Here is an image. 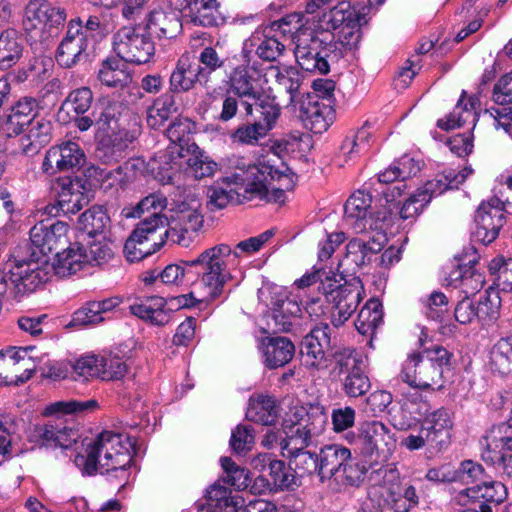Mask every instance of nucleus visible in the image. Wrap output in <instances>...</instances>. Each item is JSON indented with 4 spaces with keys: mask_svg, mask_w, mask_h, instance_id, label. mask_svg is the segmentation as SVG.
Returning <instances> with one entry per match:
<instances>
[{
    "mask_svg": "<svg viewBox=\"0 0 512 512\" xmlns=\"http://www.w3.org/2000/svg\"><path fill=\"white\" fill-rule=\"evenodd\" d=\"M203 215L195 208L185 211H176L172 220L173 226L169 227L168 218L154 212L141 219L124 245L126 258L130 262H136L158 251L171 239L183 247H188L191 242L189 233H196L203 225Z\"/></svg>",
    "mask_w": 512,
    "mask_h": 512,
    "instance_id": "nucleus-1",
    "label": "nucleus"
},
{
    "mask_svg": "<svg viewBox=\"0 0 512 512\" xmlns=\"http://www.w3.org/2000/svg\"><path fill=\"white\" fill-rule=\"evenodd\" d=\"M232 254L239 257L237 251L221 243L204 250L195 259L180 261L183 283L195 284L199 280L197 301L210 303L223 294L225 285L233 278L226 263Z\"/></svg>",
    "mask_w": 512,
    "mask_h": 512,
    "instance_id": "nucleus-2",
    "label": "nucleus"
},
{
    "mask_svg": "<svg viewBox=\"0 0 512 512\" xmlns=\"http://www.w3.org/2000/svg\"><path fill=\"white\" fill-rule=\"evenodd\" d=\"M129 439L121 434L104 431L95 439L83 444L82 451L75 456L74 463L84 475L94 476L97 473H116L121 481L128 480L132 456Z\"/></svg>",
    "mask_w": 512,
    "mask_h": 512,
    "instance_id": "nucleus-3",
    "label": "nucleus"
},
{
    "mask_svg": "<svg viewBox=\"0 0 512 512\" xmlns=\"http://www.w3.org/2000/svg\"><path fill=\"white\" fill-rule=\"evenodd\" d=\"M287 171V167L281 170L269 161H263L234 173L232 179L235 184L244 187V199L259 198L266 202L283 203L285 189L289 188L291 182Z\"/></svg>",
    "mask_w": 512,
    "mask_h": 512,
    "instance_id": "nucleus-4",
    "label": "nucleus"
},
{
    "mask_svg": "<svg viewBox=\"0 0 512 512\" xmlns=\"http://www.w3.org/2000/svg\"><path fill=\"white\" fill-rule=\"evenodd\" d=\"M295 421L285 426L280 447L283 455H291L306 450L325 430L328 423V414L323 405L310 404L308 407L297 408L294 413Z\"/></svg>",
    "mask_w": 512,
    "mask_h": 512,
    "instance_id": "nucleus-5",
    "label": "nucleus"
},
{
    "mask_svg": "<svg viewBox=\"0 0 512 512\" xmlns=\"http://www.w3.org/2000/svg\"><path fill=\"white\" fill-rule=\"evenodd\" d=\"M229 90L225 93L222 106L217 119L220 122H228L234 119L241 105L247 116H252L259 103L268 97H263L261 91L255 86L254 78L247 66L235 67L229 76Z\"/></svg>",
    "mask_w": 512,
    "mask_h": 512,
    "instance_id": "nucleus-6",
    "label": "nucleus"
},
{
    "mask_svg": "<svg viewBox=\"0 0 512 512\" xmlns=\"http://www.w3.org/2000/svg\"><path fill=\"white\" fill-rule=\"evenodd\" d=\"M327 32L303 31L296 36L295 58L299 66L308 72L328 74L330 65L341 59V52L330 45Z\"/></svg>",
    "mask_w": 512,
    "mask_h": 512,
    "instance_id": "nucleus-7",
    "label": "nucleus"
},
{
    "mask_svg": "<svg viewBox=\"0 0 512 512\" xmlns=\"http://www.w3.org/2000/svg\"><path fill=\"white\" fill-rule=\"evenodd\" d=\"M326 296L328 302L333 304L331 322L334 327L343 325L356 311L360 304L364 287L359 277L353 276L347 279L346 276L337 279V275L326 277L321 280L319 287Z\"/></svg>",
    "mask_w": 512,
    "mask_h": 512,
    "instance_id": "nucleus-8",
    "label": "nucleus"
},
{
    "mask_svg": "<svg viewBox=\"0 0 512 512\" xmlns=\"http://www.w3.org/2000/svg\"><path fill=\"white\" fill-rule=\"evenodd\" d=\"M245 116L244 121L231 132L230 138L235 143L255 146L275 126L280 116V107L274 100L264 99L254 109L252 116Z\"/></svg>",
    "mask_w": 512,
    "mask_h": 512,
    "instance_id": "nucleus-9",
    "label": "nucleus"
},
{
    "mask_svg": "<svg viewBox=\"0 0 512 512\" xmlns=\"http://www.w3.org/2000/svg\"><path fill=\"white\" fill-rule=\"evenodd\" d=\"M354 444L361 454L375 462H385L395 449L396 441L389 428L380 421L361 424Z\"/></svg>",
    "mask_w": 512,
    "mask_h": 512,
    "instance_id": "nucleus-10",
    "label": "nucleus"
},
{
    "mask_svg": "<svg viewBox=\"0 0 512 512\" xmlns=\"http://www.w3.org/2000/svg\"><path fill=\"white\" fill-rule=\"evenodd\" d=\"M113 49L127 63L144 64L154 55L155 46L150 35L133 27H123L114 35Z\"/></svg>",
    "mask_w": 512,
    "mask_h": 512,
    "instance_id": "nucleus-11",
    "label": "nucleus"
},
{
    "mask_svg": "<svg viewBox=\"0 0 512 512\" xmlns=\"http://www.w3.org/2000/svg\"><path fill=\"white\" fill-rule=\"evenodd\" d=\"M196 292L173 297L169 302L159 296L147 297L145 301L131 305L130 312L152 325L164 326L170 322L174 309L189 308L194 305L192 300H196L194 297Z\"/></svg>",
    "mask_w": 512,
    "mask_h": 512,
    "instance_id": "nucleus-12",
    "label": "nucleus"
},
{
    "mask_svg": "<svg viewBox=\"0 0 512 512\" xmlns=\"http://www.w3.org/2000/svg\"><path fill=\"white\" fill-rule=\"evenodd\" d=\"M386 241V236L381 232L374 234L369 239L353 238L346 245V254L338 264V272L341 278L353 277L356 271L371 261L373 255L379 253Z\"/></svg>",
    "mask_w": 512,
    "mask_h": 512,
    "instance_id": "nucleus-13",
    "label": "nucleus"
},
{
    "mask_svg": "<svg viewBox=\"0 0 512 512\" xmlns=\"http://www.w3.org/2000/svg\"><path fill=\"white\" fill-rule=\"evenodd\" d=\"M476 227L473 237L476 241L488 245L499 235L505 223L504 204L497 197L482 202L475 213Z\"/></svg>",
    "mask_w": 512,
    "mask_h": 512,
    "instance_id": "nucleus-14",
    "label": "nucleus"
},
{
    "mask_svg": "<svg viewBox=\"0 0 512 512\" xmlns=\"http://www.w3.org/2000/svg\"><path fill=\"white\" fill-rule=\"evenodd\" d=\"M304 127L315 134L326 131L335 117L331 103L320 101L317 96L306 95L292 110Z\"/></svg>",
    "mask_w": 512,
    "mask_h": 512,
    "instance_id": "nucleus-15",
    "label": "nucleus"
},
{
    "mask_svg": "<svg viewBox=\"0 0 512 512\" xmlns=\"http://www.w3.org/2000/svg\"><path fill=\"white\" fill-rule=\"evenodd\" d=\"M439 371L421 352H418L408 356L400 377L402 381L414 388L426 390L435 385L440 388L444 376Z\"/></svg>",
    "mask_w": 512,
    "mask_h": 512,
    "instance_id": "nucleus-16",
    "label": "nucleus"
},
{
    "mask_svg": "<svg viewBox=\"0 0 512 512\" xmlns=\"http://www.w3.org/2000/svg\"><path fill=\"white\" fill-rule=\"evenodd\" d=\"M86 157L80 146L72 141L51 147L45 155L42 169L48 174L56 172L78 171L85 163Z\"/></svg>",
    "mask_w": 512,
    "mask_h": 512,
    "instance_id": "nucleus-17",
    "label": "nucleus"
},
{
    "mask_svg": "<svg viewBox=\"0 0 512 512\" xmlns=\"http://www.w3.org/2000/svg\"><path fill=\"white\" fill-rule=\"evenodd\" d=\"M78 31L67 25L66 35L58 45L55 58L63 68L69 69L90 62L94 56L95 47L89 41H86L81 34H78Z\"/></svg>",
    "mask_w": 512,
    "mask_h": 512,
    "instance_id": "nucleus-18",
    "label": "nucleus"
},
{
    "mask_svg": "<svg viewBox=\"0 0 512 512\" xmlns=\"http://www.w3.org/2000/svg\"><path fill=\"white\" fill-rule=\"evenodd\" d=\"M22 353H26V349L0 351V386L18 385L32 377L34 369L28 367L29 360Z\"/></svg>",
    "mask_w": 512,
    "mask_h": 512,
    "instance_id": "nucleus-19",
    "label": "nucleus"
},
{
    "mask_svg": "<svg viewBox=\"0 0 512 512\" xmlns=\"http://www.w3.org/2000/svg\"><path fill=\"white\" fill-rule=\"evenodd\" d=\"M68 226L60 221L52 224L40 222L30 230V241L32 245L47 258V254L56 251L67 243Z\"/></svg>",
    "mask_w": 512,
    "mask_h": 512,
    "instance_id": "nucleus-20",
    "label": "nucleus"
},
{
    "mask_svg": "<svg viewBox=\"0 0 512 512\" xmlns=\"http://www.w3.org/2000/svg\"><path fill=\"white\" fill-rule=\"evenodd\" d=\"M33 436L40 446L68 449L76 441V432L67 427L62 418L50 419L34 427Z\"/></svg>",
    "mask_w": 512,
    "mask_h": 512,
    "instance_id": "nucleus-21",
    "label": "nucleus"
},
{
    "mask_svg": "<svg viewBox=\"0 0 512 512\" xmlns=\"http://www.w3.org/2000/svg\"><path fill=\"white\" fill-rule=\"evenodd\" d=\"M205 75V72L200 69V64H197L188 55H182L171 73L169 92L173 95L174 93H184L193 89L196 83L206 86Z\"/></svg>",
    "mask_w": 512,
    "mask_h": 512,
    "instance_id": "nucleus-22",
    "label": "nucleus"
},
{
    "mask_svg": "<svg viewBox=\"0 0 512 512\" xmlns=\"http://www.w3.org/2000/svg\"><path fill=\"white\" fill-rule=\"evenodd\" d=\"M52 270L49 261L47 264L31 263L20 269H10L8 275H4L6 282L9 280L19 295L33 292L41 284L46 283Z\"/></svg>",
    "mask_w": 512,
    "mask_h": 512,
    "instance_id": "nucleus-23",
    "label": "nucleus"
},
{
    "mask_svg": "<svg viewBox=\"0 0 512 512\" xmlns=\"http://www.w3.org/2000/svg\"><path fill=\"white\" fill-rule=\"evenodd\" d=\"M508 492L500 481H484L481 484L461 490L456 499L460 505L478 502L479 505H499L505 501Z\"/></svg>",
    "mask_w": 512,
    "mask_h": 512,
    "instance_id": "nucleus-24",
    "label": "nucleus"
},
{
    "mask_svg": "<svg viewBox=\"0 0 512 512\" xmlns=\"http://www.w3.org/2000/svg\"><path fill=\"white\" fill-rule=\"evenodd\" d=\"M269 309L274 328L279 332H289L302 312L298 302L282 292L273 293Z\"/></svg>",
    "mask_w": 512,
    "mask_h": 512,
    "instance_id": "nucleus-25",
    "label": "nucleus"
},
{
    "mask_svg": "<svg viewBox=\"0 0 512 512\" xmlns=\"http://www.w3.org/2000/svg\"><path fill=\"white\" fill-rule=\"evenodd\" d=\"M53 123L43 116H36L27 127V134L19 139V152L27 157L39 153L52 139Z\"/></svg>",
    "mask_w": 512,
    "mask_h": 512,
    "instance_id": "nucleus-26",
    "label": "nucleus"
},
{
    "mask_svg": "<svg viewBox=\"0 0 512 512\" xmlns=\"http://www.w3.org/2000/svg\"><path fill=\"white\" fill-rule=\"evenodd\" d=\"M264 365L269 369H276L288 364L295 355L293 342L282 336L265 337L261 340Z\"/></svg>",
    "mask_w": 512,
    "mask_h": 512,
    "instance_id": "nucleus-27",
    "label": "nucleus"
},
{
    "mask_svg": "<svg viewBox=\"0 0 512 512\" xmlns=\"http://www.w3.org/2000/svg\"><path fill=\"white\" fill-rule=\"evenodd\" d=\"M289 23L284 19L278 22H274L271 27L266 28L259 38V43L256 48L257 56L264 61H275L277 60L285 50V43L281 40V37H285L286 33H292L288 29Z\"/></svg>",
    "mask_w": 512,
    "mask_h": 512,
    "instance_id": "nucleus-28",
    "label": "nucleus"
},
{
    "mask_svg": "<svg viewBox=\"0 0 512 512\" xmlns=\"http://www.w3.org/2000/svg\"><path fill=\"white\" fill-rule=\"evenodd\" d=\"M38 102L33 97H22L13 106L6 115L4 121V130L8 136L20 135L24 131V127L32 122L37 116L36 111Z\"/></svg>",
    "mask_w": 512,
    "mask_h": 512,
    "instance_id": "nucleus-29",
    "label": "nucleus"
},
{
    "mask_svg": "<svg viewBox=\"0 0 512 512\" xmlns=\"http://www.w3.org/2000/svg\"><path fill=\"white\" fill-rule=\"evenodd\" d=\"M218 0H184V16L195 25L203 27L217 26L223 17Z\"/></svg>",
    "mask_w": 512,
    "mask_h": 512,
    "instance_id": "nucleus-30",
    "label": "nucleus"
},
{
    "mask_svg": "<svg viewBox=\"0 0 512 512\" xmlns=\"http://www.w3.org/2000/svg\"><path fill=\"white\" fill-rule=\"evenodd\" d=\"M146 28L159 39H173L182 31L179 13L173 10L155 9L147 17Z\"/></svg>",
    "mask_w": 512,
    "mask_h": 512,
    "instance_id": "nucleus-31",
    "label": "nucleus"
},
{
    "mask_svg": "<svg viewBox=\"0 0 512 512\" xmlns=\"http://www.w3.org/2000/svg\"><path fill=\"white\" fill-rule=\"evenodd\" d=\"M472 172L471 167H464L458 173L454 170H448L438 174L434 179L427 181L422 188L418 189L423 196L422 201L430 202L432 197L441 195L446 190L458 189Z\"/></svg>",
    "mask_w": 512,
    "mask_h": 512,
    "instance_id": "nucleus-32",
    "label": "nucleus"
},
{
    "mask_svg": "<svg viewBox=\"0 0 512 512\" xmlns=\"http://www.w3.org/2000/svg\"><path fill=\"white\" fill-rule=\"evenodd\" d=\"M125 111V106L119 101L101 100L93 112L98 131L103 134H117Z\"/></svg>",
    "mask_w": 512,
    "mask_h": 512,
    "instance_id": "nucleus-33",
    "label": "nucleus"
},
{
    "mask_svg": "<svg viewBox=\"0 0 512 512\" xmlns=\"http://www.w3.org/2000/svg\"><path fill=\"white\" fill-rule=\"evenodd\" d=\"M371 204V195L361 190L353 193L346 201L344 206L345 218L351 222L355 233L359 234L368 231L364 220L369 216Z\"/></svg>",
    "mask_w": 512,
    "mask_h": 512,
    "instance_id": "nucleus-34",
    "label": "nucleus"
},
{
    "mask_svg": "<svg viewBox=\"0 0 512 512\" xmlns=\"http://www.w3.org/2000/svg\"><path fill=\"white\" fill-rule=\"evenodd\" d=\"M350 452L348 448L339 444H328L320 448L318 461L322 483L334 479Z\"/></svg>",
    "mask_w": 512,
    "mask_h": 512,
    "instance_id": "nucleus-35",
    "label": "nucleus"
},
{
    "mask_svg": "<svg viewBox=\"0 0 512 512\" xmlns=\"http://www.w3.org/2000/svg\"><path fill=\"white\" fill-rule=\"evenodd\" d=\"M278 417L279 407L273 397L263 394L250 397L246 411V418L249 421L272 426L277 422Z\"/></svg>",
    "mask_w": 512,
    "mask_h": 512,
    "instance_id": "nucleus-36",
    "label": "nucleus"
},
{
    "mask_svg": "<svg viewBox=\"0 0 512 512\" xmlns=\"http://www.w3.org/2000/svg\"><path fill=\"white\" fill-rule=\"evenodd\" d=\"M86 258V249L81 244L74 243L62 252H56V260L51 267L56 275L68 277L83 268L87 263Z\"/></svg>",
    "mask_w": 512,
    "mask_h": 512,
    "instance_id": "nucleus-37",
    "label": "nucleus"
},
{
    "mask_svg": "<svg viewBox=\"0 0 512 512\" xmlns=\"http://www.w3.org/2000/svg\"><path fill=\"white\" fill-rule=\"evenodd\" d=\"M232 177H227L226 188L216 185L207 189V207L210 211L223 209L231 203L241 204L246 200L243 198L244 187L235 184Z\"/></svg>",
    "mask_w": 512,
    "mask_h": 512,
    "instance_id": "nucleus-38",
    "label": "nucleus"
},
{
    "mask_svg": "<svg viewBox=\"0 0 512 512\" xmlns=\"http://www.w3.org/2000/svg\"><path fill=\"white\" fill-rule=\"evenodd\" d=\"M433 438L436 448L441 449L448 443L449 430L453 426L451 415L447 409L441 408L429 414L421 425Z\"/></svg>",
    "mask_w": 512,
    "mask_h": 512,
    "instance_id": "nucleus-39",
    "label": "nucleus"
},
{
    "mask_svg": "<svg viewBox=\"0 0 512 512\" xmlns=\"http://www.w3.org/2000/svg\"><path fill=\"white\" fill-rule=\"evenodd\" d=\"M98 79L108 87L122 88L132 81V75L128 71L127 62L117 56L102 62Z\"/></svg>",
    "mask_w": 512,
    "mask_h": 512,
    "instance_id": "nucleus-40",
    "label": "nucleus"
},
{
    "mask_svg": "<svg viewBox=\"0 0 512 512\" xmlns=\"http://www.w3.org/2000/svg\"><path fill=\"white\" fill-rule=\"evenodd\" d=\"M258 461L262 463L263 469L267 465L273 488L280 490L294 489L299 485L291 465L287 467L284 461L272 459L269 454L260 455Z\"/></svg>",
    "mask_w": 512,
    "mask_h": 512,
    "instance_id": "nucleus-41",
    "label": "nucleus"
},
{
    "mask_svg": "<svg viewBox=\"0 0 512 512\" xmlns=\"http://www.w3.org/2000/svg\"><path fill=\"white\" fill-rule=\"evenodd\" d=\"M24 41L21 35L12 28L6 29L0 34V65L10 68L22 57Z\"/></svg>",
    "mask_w": 512,
    "mask_h": 512,
    "instance_id": "nucleus-42",
    "label": "nucleus"
},
{
    "mask_svg": "<svg viewBox=\"0 0 512 512\" xmlns=\"http://www.w3.org/2000/svg\"><path fill=\"white\" fill-rule=\"evenodd\" d=\"M489 367L493 374H512V335L499 339L489 353Z\"/></svg>",
    "mask_w": 512,
    "mask_h": 512,
    "instance_id": "nucleus-43",
    "label": "nucleus"
},
{
    "mask_svg": "<svg viewBox=\"0 0 512 512\" xmlns=\"http://www.w3.org/2000/svg\"><path fill=\"white\" fill-rule=\"evenodd\" d=\"M177 110L174 95L170 92L164 93L155 99L153 105L147 109V125L154 130H158Z\"/></svg>",
    "mask_w": 512,
    "mask_h": 512,
    "instance_id": "nucleus-44",
    "label": "nucleus"
},
{
    "mask_svg": "<svg viewBox=\"0 0 512 512\" xmlns=\"http://www.w3.org/2000/svg\"><path fill=\"white\" fill-rule=\"evenodd\" d=\"M383 322V308L378 299H370L362 307L355 321L357 331L362 335L373 336Z\"/></svg>",
    "mask_w": 512,
    "mask_h": 512,
    "instance_id": "nucleus-45",
    "label": "nucleus"
},
{
    "mask_svg": "<svg viewBox=\"0 0 512 512\" xmlns=\"http://www.w3.org/2000/svg\"><path fill=\"white\" fill-rule=\"evenodd\" d=\"M126 145L118 134H102L97 136L95 158L103 164L118 162L124 153Z\"/></svg>",
    "mask_w": 512,
    "mask_h": 512,
    "instance_id": "nucleus-46",
    "label": "nucleus"
},
{
    "mask_svg": "<svg viewBox=\"0 0 512 512\" xmlns=\"http://www.w3.org/2000/svg\"><path fill=\"white\" fill-rule=\"evenodd\" d=\"M465 95L466 92L463 91L453 112H451L444 119L438 120L437 126L439 128L443 130L454 129L456 127H461L468 120H471L473 123H475L477 116L475 112V105L478 103V99L471 97L469 99V103H464Z\"/></svg>",
    "mask_w": 512,
    "mask_h": 512,
    "instance_id": "nucleus-47",
    "label": "nucleus"
},
{
    "mask_svg": "<svg viewBox=\"0 0 512 512\" xmlns=\"http://www.w3.org/2000/svg\"><path fill=\"white\" fill-rule=\"evenodd\" d=\"M110 223L106 210L99 205H94L83 212L77 221V227L90 238L101 235Z\"/></svg>",
    "mask_w": 512,
    "mask_h": 512,
    "instance_id": "nucleus-48",
    "label": "nucleus"
},
{
    "mask_svg": "<svg viewBox=\"0 0 512 512\" xmlns=\"http://www.w3.org/2000/svg\"><path fill=\"white\" fill-rule=\"evenodd\" d=\"M477 261L469 260L468 264L459 265L457 270L449 274L451 282L459 281L460 287L466 294H475L480 291L484 284L485 278L476 268Z\"/></svg>",
    "mask_w": 512,
    "mask_h": 512,
    "instance_id": "nucleus-49",
    "label": "nucleus"
},
{
    "mask_svg": "<svg viewBox=\"0 0 512 512\" xmlns=\"http://www.w3.org/2000/svg\"><path fill=\"white\" fill-rule=\"evenodd\" d=\"M227 487L214 483L207 490V504L211 509H219L220 512H237L243 506V499L240 496H232Z\"/></svg>",
    "mask_w": 512,
    "mask_h": 512,
    "instance_id": "nucleus-50",
    "label": "nucleus"
},
{
    "mask_svg": "<svg viewBox=\"0 0 512 512\" xmlns=\"http://www.w3.org/2000/svg\"><path fill=\"white\" fill-rule=\"evenodd\" d=\"M276 78L279 88L289 95L286 108L292 110L298 105V102L306 97V92L302 89L300 75L296 70L289 69L278 73Z\"/></svg>",
    "mask_w": 512,
    "mask_h": 512,
    "instance_id": "nucleus-51",
    "label": "nucleus"
},
{
    "mask_svg": "<svg viewBox=\"0 0 512 512\" xmlns=\"http://www.w3.org/2000/svg\"><path fill=\"white\" fill-rule=\"evenodd\" d=\"M367 468L349 453L333 481L344 487H358L364 480Z\"/></svg>",
    "mask_w": 512,
    "mask_h": 512,
    "instance_id": "nucleus-52",
    "label": "nucleus"
},
{
    "mask_svg": "<svg viewBox=\"0 0 512 512\" xmlns=\"http://www.w3.org/2000/svg\"><path fill=\"white\" fill-rule=\"evenodd\" d=\"M67 25L73 30H79L78 34H81L93 47H95L96 41L102 38L107 31V25L97 15H90L85 22L80 17H76L71 19Z\"/></svg>",
    "mask_w": 512,
    "mask_h": 512,
    "instance_id": "nucleus-53",
    "label": "nucleus"
},
{
    "mask_svg": "<svg viewBox=\"0 0 512 512\" xmlns=\"http://www.w3.org/2000/svg\"><path fill=\"white\" fill-rule=\"evenodd\" d=\"M289 464L293 467L296 477H305L317 474L320 478L319 453L303 450L287 456Z\"/></svg>",
    "mask_w": 512,
    "mask_h": 512,
    "instance_id": "nucleus-54",
    "label": "nucleus"
},
{
    "mask_svg": "<svg viewBox=\"0 0 512 512\" xmlns=\"http://www.w3.org/2000/svg\"><path fill=\"white\" fill-rule=\"evenodd\" d=\"M98 408V402L94 399L86 401L68 400L58 401L48 405L44 411V416L52 415H69V414H83L86 412L94 411Z\"/></svg>",
    "mask_w": 512,
    "mask_h": 512,
    "instance_id": "nucleus-55",
    "label": "nucleus"
},
{
    "mask_svg": "<svg viewBox=\"0 0 512 512\" xmlns=\"http://www.w3.org/2000/svg\"><path fill=\"white\" fill-rule=\"evenodd\" d=\"M501 307V298L497 290L489 288L476 303L477 319L486 323L494 322Z\"/></svg>",
    "mask_w": 512,
    "mask_h": 512,
    "instance_id": "nucleus-56",
    "label": "nucleus"
},
{
    "mask_svg": "<svg viewBox=\"0 0 512 512\" xmlns=\"http://www.w3.org/2000/svg\"><path fill=\"white\" fill-rule=\"evenodd\" d=\"M350 5L349 2H339L327 14L324 15V20L327 22L328 28L333 30L341 29L349 23L361 18Z\"/></svg>",
    "mask_w": 512,
    "mask_h": 512,
    "instance_id": "nucleus-57",
    "label": "nucleus"
},
{
    "mask_svg": "<svg viewBox=\"0 0 512 512\" xmlns=\"http://www.w3.org/2000/svg\"><path fill=\"white\" fill-rule=\"evenodd\" d=\"M363 17L343 26L339 31L338 41L328 40L330 45H335L341 52V58L348 50L357 48L361 40L360 21Z\"/></svg>",
    "mask_w": 512,
    "mask_h": 512,
    "instance_id": "nucleus-58",
    "label": "nucleus"
},
{
    "mask_svg": "<svg viewBox=\"0 0 512 512\" xmlns=\"http://www.w3.org/2000/svg\"><path fill=\"white\" fill-rule=\"evenodd\" d=\"M93 102V93L89 87H80L71 91L64 102L61 110L67 109L76 115L85 114Z\"/></svg>",
    "mask_w": 512,
    "mask_h": 512,
    "instance_id": "nucleus-59",
    "label": "nucleus"
},
{
    "mask_svg": "<svg viewBox=\"0 0 512 512\" xmlns=\"http://www.w3.org/2000/svg\"><path fill=\"white\" fill-rule=\"evenodd\" d=\"M221 466L226 473V482L238 490L246 489L250 484L249 471L238 466L231 458L222 457Z\"/></svg>",
    "mask_w": 512,
    "mask_h": 512,
    "instance_id": "nucleus-60",
    "label": "nucleus"
},
{
    "mask_svg": "<svg viewBox=\"0 0 512 512\" xmlns=\"http://www.w3.org/2000/svg\"><path fill=\"white\" fill-rule=\"evenodd\" d=\"M421 354L431 362V364L438 368L441 374L449 373L452 370L453 353L448 351L441 345H433L431 347H424Z\"/></svg>",
    "mask_w": 512,
    "mask_h": 512,
    "instance_id": "nucleus-61",
    "label": "nucleus"
},
{
    "mask_svg": "<svg viewBox=\"0 0 512 512\" xmlns=\"http://www.w3.org/2000/svg\"><path fill=\"white\" fill-rule=\"evenodd\" d=\"M333 357L334 367L332 373L340 379L361 368L362 361L351 350L344 349L336 352Z\"/></svg>",
    "mask_w": 512,
    "mask_h": 512,
    "instance_id": "nucleus-62",
    "label": "nucleus"
},
{
    "mask_svg": "<svg viewBox=\"0 0 512 512\" xmlns=\"http://www.w3.org/2000/svg\"><path fill=\"white\" fill-rule=\"evenodd\" d=\"M15 263L14 269L27 267L31 263L47 264L48 259L44 258L42 254L30 242L19 244L11 254Z\"/></svg>",
    "mask_w": 512,
    "mask_h": 512,
    "instance_id": "nucleus-63",
    "label": "nucleus"
},
{
    "mask_svg": "<svg viewBox=\"0 0 512 512\" xmlns=\"http://www.w3.org/2000/svg\"><path fill=\"white\" fill-rule=\"evenodd\" d=\"M329 348L321 347L319 344L314 342V339L304 337L301 346L300 353L304 358L306 366L313 368H320L323 366L326 360V354L330 351Z\"/></svg>",
    "mask_w": 512,
    "mask_h": 512,
    "instance_id": "nucleus-64",
    "label": "nucleus"
}]
</instances>
